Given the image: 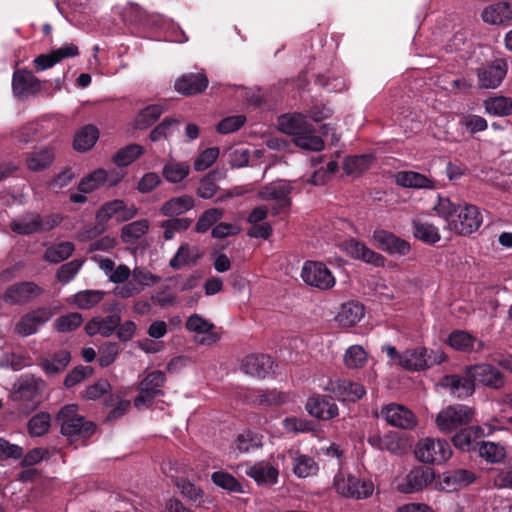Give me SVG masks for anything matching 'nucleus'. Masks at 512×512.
Listing matches in <instances>:
<instances>
[{"instance_id": "nucleus-20", "label": "nucleus", "mask_w": 512, "mask_h": 512, "mask_svg": "<svg viewBox=\"0 0 512 512\" xmlns=\"http://www.w3.org/2000/svg\"><path fill=\"white\" fill-rule=\"evenodd\" d=\"M274 361L266 354H252L246 356L241 364V369L251 376L265 378L273 373Z\"/></svg>"}, {"instance_id": "nucleus-18", "label": "nucleus", "mask_w": 512, "mask_h": 512, "mask_svg": "<svg viewBox=\"0 0 512 512\" xmlns=\"http://www.w3.org/2000/svg\"><path fill=\"white\" fill-rule=\"evenodd\" d=\"M507 74V65L502 60H497L491 65L481 67L477 70L478 84L481 88H497Z\"/></svg>"}, {"instance_id": "nucleus-62", "label": "nucleus", "mask_w": 512, "mask_h": 512, "mask_svg": "<svg viewBox=\"0 0 512 512\" xmlns=\"http://www.w3.org/2000/svg\"><path fill=\"white\" fill-rule=\"evenodd\" d=\"M235 444L240 452L246 453L262 446V436L248 431L238 435Z\"/></svg>"}, {"instance_id": "nucleus-5", "label": "nucleus", "mask_w": 512, "mask_h": 512, "mask_svg": "<svg viewBox=\"0 0 512 512\" xmlns=\"http://www.w3.org/2000/svg\"><path fill=\"white\" fill-rule=\"evenodd\" d=\"M333 486L341 496L356 500L369 498L374 491L371 480L360 479L353 475L345 476L342 473L335 475Z\"/></svg>"}, {"instance_id": "nucleus-24", "label": "nucleus", "mask_w": 512, "mask_h": 512, "mask_svg": "<svg viewBox=\"0 0 512 512\" xmlns=\"http://www.w3.org/2000/svg\"><path fill=\"white\" fill-rule=\"evenodd\" d=\"M346 252L354 259L361 260L375 267H383L385 258L371 250L364 243L351 239L344 243Z\"/></svg>"}, {"instance_id": "nucleus-31", "label": "nucleus", "mask_w": 512, "mask_h": 512, "mask_svg": "<svg viewBox=\"0 0 512 512\" xmlns=\"http://www.w3.org/2000/svg\"><path fill=\"white\" fill-rule=\"evenodd\" d=\"M194 205L192 196L181 195L164 202L160 207V213L166 217H177L193 209Z\"/></svg>"}, {"instance_id": "nucleus-22", "label": "nucleus", "mask_w": 512, "mask_h": 512, "mask_svg": "<svg viewBox=\"0 0 512 512\" xmlns=\"http://www.w3.org/2000/svg\"><path fill=\"white\" fill-rule=\"evenodd\" d=\"M327 390L331 391L339 400L348 402H356L366 393L363 385L345 379L331 381Z\"/></svg>"}, {"instance_id": "nucleus-32", "label": "nucleus", "mask_w": 512, "mask_h": 512, "mask_svg": "<svg viewBox=\"0 0 512 512\" xmlns=\"http://www.w3.org/2000/svg\"><path fill=\"white\" fill-rule=\"evenodd\" d=\"M246 474L260 485H272L278 479V469L268 462H258L246 470Z\"/></svg>"}, {"instance_id": "nucleus-48", "label": "nucleus", "mask_w": 512, "mask_h": 512, "mask_svg": "<svg viewBox=\"0 0 512 512\" xmlns=\"http://www.w3.org/2000/svg\"><path fill=\"white\" fill-rule=\"evenodd\" d=\"M144 150L141 145L130 144L121 148L112 158L114 164L118 167H126L138 159Z\"/></svg>"}, {"instance_id": "nucleus-37", "label": "nucleus", "mask_w": 512, "mask_h": 512, "mask_svg": "<svg viewBox=\"0 0 512 512\" xmlns=\"http://www.w3.org/2000/svg\"><path fill=\"white\" fill-rule=\"evenodd\" d=\"M75 245L70 241H64L48 246L44 252L43 260L57 264L68 259L74 252Z\"/></svg>"}, {"instance_id": "nucleus-46", "label": "nucleus", "mask_w": 512, "mask_h": 512, "mask_svg": "<svg viewBox=\"0 0 512 512\" xmlns=\"http://www.w3.org/2000/svg\"><path fill=\"white\" fill-rule=\"evenodd\" d=\"M105 295L102 290H82L73 295L72 303L79 309H91L100 303Z\"/></svg>"}, {"instance_id": "nucleus-2", "label": "nucleus", "mask_w": 512, "mask_h": 512, "mask_svg": "<svg viewBox=\"0 0 512 512\" xmlns=\"http://www.w3.org/2000/svg\"><path fill=\"white\" fill-rule=\"evenodd\" d=\"M279 125L284 133L294 137V142L298 147L311 151H321L324 148L321 137L314 134L313 128L300 114L281 117Z\"/></svg>"}, {"instance_id": "nucleus-15", "label": "nucleus", "mask_w": 512, "mask_h": 512, "mask_svg": "<svg viewBox=\"0 0 512 512\" xmlns=\"http://www.w3.org/2000/svg\"><path fill=\"white\" fill-rule=\"evenodd\" d=\"M434 471L430 467L418 466L413 468L397 485L401 493L410 494L425 488L434 480Z\"/></svg>"}, {"instance_id": "nucleus-42", "label": "nucleus", "mask_w": 512, "mask_h": 512, "mask_svg": "<svg viewBox=\"0 0 512 512\" xmlns=\"http://www.w3.org/2000/svg\"><path fill=\"white\" fill-rule=\"evenodd\" d=\"M199 257L197 248H190L189 244L183 243L170 260L169 265L173 269H180L186 265L196 263Z\"/></svg>"}, {"instance_id": "nucleus-21", "label": "nucleus", "mask_w": 512, "mask_h": 512, "mask_svg": "<svg viewBox=\"0 0 512 512\" xmlns=\"http://www.w3.org/2000/svg\"><path fill=\"white\" fill-rule=\"evenodd\" d=\"M441 386L448 389L451 395L457 398H466L475 391V384L472 377L467 375H445L440 382Z\"/></svg>"}, {"instance_id": "nucleus-29", "label": "nucleus", "mask_w": 512, "mask_h": 512, "mask_svg": "<svg viewBox=\"0 0 512 512\" xmlns=\"http://www.w3.org/2000/svg\"><path fill=\"white\" fill-rule=\"evenodd\" d=\"M120 322L121 318L117 314L105 318H93L85 325V331L89 336L100 334L108 337L116 330Z\"/></svg>"}, {"instance_id": "nucleus-3", "label": "nucleus", "mask_w": 512, "mask_h": 512, "mask_svg": "<svg viewBox=\"0 0 512 512\" xmlns=\"http://www.w3.org/2000/svg\"><path fill=\"white\" fill-rule=\"evenodd\" d=\"M62 221L58 214L41 216L37 212H26L10 222V229L18 235L46 233L57 227Z\"/></svg>"}, {"instance_id": "nucleus-43", "label": "nucleus", "mask_w": 512, "mask_h": 512, "mask_svg": "<svg viewBox=\"0 0 512 512\" xmlns=\"http://www.w3.org/2000/svg\"><path fill=\"white\" fill-rule=\"evenodd\" d=\"M45 124H49L48 122H31L24 125L16 135V138L22 143H29L36 139L45 138L48 134V131H45L48 127Z\"/></svg>"}, {"instance_id": "nucleus-28", "label": "nucleus", "mask_w": 512, "mask_h": 512, "mask_svg": "<svg viewBox=\"0 0 512 512\" xmlns=\"http://www.w3.org/2000/svg\"><path fill=\"white\" fill-rule=\"evenodd\" d=\"M484 22L499 25L512 20V3L498 2L486 7L481 14Z\"/></svg>"}, {"instance_id": "nucleus-41", "label": "nucleus", "mask_w": 512, "mask_h": 512, "mask_svg": "<svg viewBox=\"0 0 512 512\" xmlns=\"http://www.w3.org/2000/svg\"><path fill=\"white\" fill-rule=\"evenodd\" d=\"M190 172V166L186 162L169 161L163 166L162 175L169 183H179L184 180Z\"/></svg>"}, {"instance_id": "nucleus-47", "label": "nucleus", "mask_w": 512, "mask_h": 512, "mask_svg": "<svg viewBox=\"0 0 512 512\" xmlns=\"http://www.w3.org/2000/svg\"><path fill=\"white\" fill-rule=\"evenodd\" d=\"M51 416L47 412H39L27 422L28 434L31 437L44 436L50 429Z\"/></svg>"}, {"instance_id": "nucleus-36", "label": "nucleus", "mask_w": 512, "mask_h": 512, "mask_svg": "<svg viewBox=\"0 0 512 512\" xmlns=\"http://www.w3.org/2000/svg\"><path fill=\"white\" fill-rule=\"evenodd\" d=\"M398 185L407 188H433V181L425 175L414 171H400L395 175Z\"/></svg>"}, {"instance_id": "nucleus-54", "label": "nucleus", "mask_w": 512, "mask_h": 512, "mask_svg": "<svg viewBox=\"0 0 512 512\" xmlns=\"http://www.w3.org/2000/svg\"><path fill=\"white\" fill-rule=\"evenodd\" d=\"M224 215V210L221 208H210L205 210L199 217L195 231L197 233L207 232L214 224H216Z\"/></svg>"}, {"instance_id": "nucleus-7", "label": "nucleus", "mask_w": 512, "mask_h": 512, "mask_svg": "<svg viewBox=\"0 0 512 512\" xmlns=\"http://www.w3.org/2000/svg\"><path fill=\"white\" fill-rule=\"evenodd\" d=\"M166 382L165 373L160 370H154L148 373L138 386V396L134 399L136 408H147L153 400L163 395L162 387Z\"/></svg>"}, {"instance_id": "nucleus-26", "label": "nucleus", "mask_w": 512, "mask_h": 512, "mask_svg": "<svg viewBox=\"0 0 512 512\" xmlns=\"http://www.w3.org/2000/svg\"><path fill=\"white\" fill-rule=\"evenodd\" d=\"M71 361V353L66 349H60L54 353L42 356L39 366L47 376H55L62 373Z\"/></svg>"}, {"instance_id": "nucleus-8", "label": "nucleus", "mask_w": 512, "mask_h": 512, "mask_svg": "<svg viewBox=\"0 0 512 512\" xmlns=\"http://www.w3.org/2000/svg\"><path fill=\"white\" fill-rule=\"evenodd\" d=\"M415 454L423 463L439 465L450 458L452 451L446 440L426 438L418 442Z\"/></svg>"}, {"instance_id": "nucleus-40", "label": "nucleus", "mask_w": 512, "mask_h": 512, "mask_svg": "<svg viewBox=\"0 0 512 512\" xmlns=\"http://www.w3.org/2000/svg\"><path fill=\"white\" fill-rule=\"evenodd\" d=\"M415 238L427 244H434L440 240L439 229L428 222L416 219L412 223Z\"/></svg>"}, {"instance_id": "nucleus-16", "label": "nucleus", "mask_w": 512, "mask_h": 512, "mask_svg": "<svg viewBox=\"0 0 512 512\" xmlns=\"http://www.w3.org/2000/svg\"><path fill=\"white\" fill-rule=\"evenodd\" d=\"M42 83L31 71L18 69L12 76V90L17 98H26L41 90Z\"/></svg>"}, {"instance_id": "nucleus-55", "label": "nucleus", "mask_w": 512, "mask_h": 512, "mask_svg": "<svg viewBox=\"0 0 512 512\" xmlns=\"http://www.w3.org/2000/svg\"><path fill=\"white\" fill-rule=\"evenodd\" d=\"M82 323V315L78 312H71L58 317L54 321L53 327L57 332L67 333L76 330Z\"/></svg>"}, {"instance_id": "nucleus-4", "label": "nucleus", "mask_w": 512, "mask_h": 512, "mask_svg": "<svg viewBox=\"0 0 512 512\" xmlns=\"http://www.w3.org/2000/svg\"><path fill=\"white\" fill-rule=\"evenodd\" d=\"M56 421L64 436L88 438L95 432L94 423L79 415L78 406L75 404L62 407L56 415Z\"/></svg>"}, {"instance_id": "nucleus-23", "label": "nucleus", "mask_w": 512, "mask_h": 512, "mask_svg": "<svg viewBox=\"0 0 512 512\" xmlns=\"http://www.w3.org/2000/svg\"><path fill=\"white\" fill-rule=\"evenodd\" d=\"M373 240L378 248L388 252L391 255H406L410 251V244L394 234L385 230H376L373 233Z\"/></svg>"}, {"instance_id": "nucleus-61", "label": "nucleus", "mask_w": 512, "mask_h": 512, "mask_svg": "<svg viewBox=\"0 0 512 512\" xmlns=\"http://www.w3.org/2000/svg\"><path fill=\"white\" fill-rule=\"evenodd\" d=\"M122 207V200H113L105 203L101 206L96 214V221L99 226H101L99 232L104 230V225L109 221L113 216L116 217V213L119 211V208Z\"/></svg>"}, {"instance_id": "nucleus-52", "label": "nucleus", "mask_w": 512, "mask_h": 512, "mask_svg": "<svg viewBox=\"0 0 512 512\" xmlns=\"http://www.w3.org/2000/svg\"><path fill=\"white\" fill-rule=\"evenodd\" d=\"M149 229V222L146 219L137 220L123 226L121 238L126 243H132L141 238Z\"/></svg>"}, {"instance_id": "nucleus-59", "label": "nucleus", "mask_w": 512, "mask_h": 512, "mask_svg": "<svg viewBox=\"0 0 512 512\" xmlns=\"http://www.w3.org/2000/svg\"><path fill=\"white\" fill-rule=\"evenodd\" d=\"M83 263L84 260L74 259L61 265L56 272L57 280L62 284H68L79 273Z\"/></svg>"}, {"instance_id": "nucleus-49", "label": "nucleus", "mask_w": 512, "mask_h": 512, "mask_svg": "<svg viewBox=\"0 0 512 512\" xmlns=\"http://www.w3.org/2000/svg\"><path fill=\"white\" fill-rule=\"evenodd\" d=\"M164 112V107L160 104L148 105L142 109L135 119L137 129H146L154 124L161 114Z\"/></svg>"}, {"instance_id": "nucleus-33", "label": "nucleus", "mask_w": 512, "mask_h": 512, "mask_svg": "<svg viewBox=\"0 0 512 512\" xmlns=\"http://www.w3.org/2000/svg\"><path fill=\"white\" fill-rule=\"evenodd\" d=\"M54 160V151L51 147H42L27 153L25 162L29 170L38 172L48 168Z\"/></svg>"}, {"instance_id": "nucleus-57", "label": "nucleus", "mask_w": 512, "mask_h": 512, "mask_svg": "<svg viewBox=\"0 0 512 512\" xmlns=\"http://www.w3.org/2000/svg\"><path fill=\"white\" fill-rule=\"evenodd\" d=\"M106 180V171L104 169H97L80 181L78 189L82 193H91L98 189Z\"/></svg>"}, {"instance_id": "nucleus-10", "label": "nucleus", "mask_w": 512, "mask_h": 512, "mask_svg": "<svg viewBox=\"0 0 512 512\" xmlns=\"http://www.w3.org/2000/svg\"><path fill=\"white\" fill-rule=\"evenodd\" d=\"M301 277L307 285L319 290L331 289L336 283L330 269L317 261H306L301 270Z\"/></svg>"}, {"instance_id": "nucleus-56", "label": "nucleus", "mask_w": 512, "mask_h": 512, "mask_svg": "<svg viewBox=\"0 0 512 512\" xmlns=\"http://www.w3.org/2000/svg\"><path fill=\"white\" fill-rule=\"evenodd\" d=\"M344 364L350 369L362 368L367 362V354L362 346L352 345L344 354Z\"/></svg>"}, {"instance_id": "nucleus-14", "label": "nucleus", "mask_w": 512, "mask_h": 512, "mask_svg": "<svg viewBox=\"0 0 512 512\" xmlns=\"http://www.w3.org/2000/svg\"><path fill=\"white\" fill-rule=\"evenodd\" d=\"M380 414L385 421L393 427L409 430L415 428L417 425L415 414L401 404H387L382 407Z\"/></svg>"}, {"instance_id": "nucleus-6", "label": "nucleus", "mask_w": 512, "mask_h": 512, "mask_svg": "<svg viewBox=\"0 0 512 512\" xmlns=\"http://www.w3.org/2000/svg\"><path fill=\"white\" fill-rule=\"evenodd\" d=\"M473 410L466 405H451L441 410L436 418V424L443 433H451L465 425L473 418Z\"/></svg>"}, {"instance_id": "nucleus-12", "label": "nucleus", "mask_w": 512, "mask_h": 512, "mask_svg": "<svg viewBox=\"0 0 512 512\" xmlns=\"http://www.w3.org/2000/svg\"><path fill=\"white\" fill-rule=\"evenodd\" d=\"M54 312L50 307L41 306L24 314L15 325V332L27 337L38 332L53 317Z\"/></svg>"}, {"instance_id": "nucleus-17", "label": "nucleus", "mask_w": 512, "mask_h": 512, "mask_svg": "<svg viewBox=\"0 0 512 512\" xmlns=\"http://www.w3.org/2000/svg\"><path fill=\"white\" fill-rule=\"evenodd\" d=\"M305 408L307 412L320 420H330L338 416V407L333 398L325 395H313L308 398Z\"/></svg>"}, {"instance_id": "nucleus-11", "label": "nucleus", "mask_w": 512, "mask_h": 512, "mask_svg": "<svg viewBox=\"0 0 512 512\" xmlns=\"http://www.w3.org/2000/svg\"><path fill=\"white\" fill-rule=\"evenodd\" d=\"M44 293L42 287L32 281L15 283L6 288L2 300L9 305H24Z\"/></svg>"}, {"instance_id": "nucleus-1", "label": "nucleus", "mask_w": 512, "mask_h": 512, "mask_svg": "<svg viewBox=\"0 0 512 512\" xmlns=\"http://www.w3.org/2000/svg\"><path fill=\"white\" fill-rule=\"evenodd\" d=\"M434 210L441 217L446 225L445 228L451 232L469 235L477 231L483 217L479 208L472 204H465L463 207L456 206L448 198L439 197L434 205Z\"/></svg>"}, {"instance_id": "nucleus-38", "label": "nucleus", "mask_w": 512, "mask_h": 512, "mask_svg": "<svg viewBox=\"0 0 512 512\" xmlns=\"http://www.w3.org/2000/svg\"><path fill=\"white\" fill-rule=\"evenodd\" d=\"M476 445L478 447L480 457L489 463H500L506 457V449L499 443L482 441Z\"/></svg>"}, {"instance_id": "nucleus-35", "label": "nucleus", "mask_w": 512, "mask_h": 512, "mask_svg": "<svg viewBox=\"0 0 512 512\" xmlns=\"http://www.w3.org/2000/svg\"><path fill=\"white\" fill-rule=\"evenodd\" d=\"M400 366L409 371H421L427 369L424 359V347L407 349L401 353Z\"/></svg>"}, {"instance_id": "nucleus-9", "label": "nucleus", "mask_w": 512, "mask_h": 512, "mask_svg": "<svg viewBox=\"0 0 512 512\" xmlns=\"http://www.w3.org/2000/svg\"><path fill=\"white\" fill-rule=\"evenodd\" d=\"M292 190V182L279 180L265 185L258 195L263 200L275 201L271 211L273 215H278L290 207Z\"/></svg>"}, {"instance_id": "nucleus-30", "label": "nucleus", "mask_w": 512, "mask_h": 512, "mask_svg": "<svg viewBox=\"0 0 512 512\" xmlns=\"http://www.w3.org/2000/svg\"><path fill=\"white\" fill-rule=\"evenodd\" d=\"M208 86V79L201 73L183 75L175 83V89L184 95L200 93Z\"/></svg>"}, {"instance_id": "nucleus-13", "label": "nucleus", "mask_w": 512, "mask_h": 512, "mask_svg": "<svg viewBox=\"0 0 512 512\" xmlns=\"http://www.w3.org/2000/svg\"><path fill=\"white\" fill-rule=\"evenodd\" d=\"M466 373L472 377L474 384L478 382L495 390L505 385V378L501 371L487 363L470 365L466 367Z\"/></svg>"}, {"instance_id": "nucleus-25", "label": "nucleus", "mask_w": 512, "mask_h": 512, "mask_svg": "<svg viewBox=\"0 0 512 512\" xmlns=\"http://www.w3.org/2000/svg\"><path fill=\"white\" fill-rule=\"evenodd\" d=\"M185 327L190 332L202 334V337L198 339V343L202 345H211L220 339V336L213 331L214 324L198 314L191 315L187 319Z\"/></svg>"}, {"instance_id": "nucleus-34", "label": "nucleus", "mask_w": 512, "mask_h": 512, "mask_svg": "<svg viewBox=\"0 0 512 512\" xmlns=\"http://www.w3.org/2000/svg\"><path fill=\"white\" fill-rule=\"evenodd\" d=\"M364 306L356 301H350L342 304L336 320L344 327L356 325L364 316Z\"/></svg>"}, {"instance_id": "nucleus-51", "label": "nucleus", "mask_w": 512, "mask_h": 512, "mask_svg": "<svg viewBox=\"0 0 512 512\" xmlns=\"http://www.w3.org/2000/svg\"><path fill=\"white\" fill-rule=\"evenodd\" d=\"M193 220L191 218H179L174 217L172 219H168L163 221L160 224V227L163 229V237L165 240H172L176 233H181L186 231L192 224Z\"/></svg>"}, {"instance_id": "nucleus-60", "label": "nucleus", "mask_w": 512, "mask_h": 512, "mask_svg": "<svg viewBox=\"0 0 512 512\" xmlns=\"http://www.w3.org/2000/svg\"><path fill=\"white\" fill-rule=\"evenodd\" d=\"M212 482L225 490L230 492H242V485L231 474L224 471H216L211 475Z\"/></svg>"}, {"instance_id": "nucleus-58", "label": "nucleus", "mask_w": 512, "mask_h": 512, "mask_svg": "<svg viewBox=\"0 0 512 512\" xmlns=\"http://www.w3.org/2000/svg\"><path fill=\"white\" fill-rule=\"evenodd\" d=\"M45 387V382L33 375L24 376L19 382V393L22 397H33L40 393Z\"/></svg>"}, {"instance_id": "nucleus-19", "label": "nucleus", "mask_w": 512, "mask_h": 512, "mask_svg": "<svg viewBox=\"0 0 512 512\" xmlns=\"http://www.w3.org/2000/svg\"><path fill=\"white\" fill-rule=\"evenodd\" d=\"M448 345L463 353H478L485 349V343L464 330H454L450 333Z\"/></svg>"}, {"instance_id": "nucleus-27", "label": "nucleus", "mask_w": 512, "mask_h": 512, "mask_svg": "<svg viewBox=\"0 0 512 512\" xmlns=\"http://www.w3.org/2000/svg\"><path fill=\"white\" fill-rule=\"evenodd\" d=\"M287 456L291 460L294 474L299 478L310 477L318 472V464L313 457L302 454L299 450L295 449H290L287 452Z\"/></svg>"}, {"instance_id": "nucleus-45", "label": "nucleus", "mask_w": 512, "mask_h": 512, "mask_svg": "<svg viewBox=\"0 0 512 512\" xmlns=\"http://www.w3.org/2000/svg\"><path fill=\"white\" fill-rule=\"evenodd\" d=\"M485 112L490 115L505 117L512 114V100L499 96L484 101Z\"/></svg>"}, {"instance_id": "nucleus-39", "label": "nucleus", "mask_w": 512, "mask_h": 512, "mask_svg": "<svg viewBox=\"0 0 512 512\" xmlns=\"http://www.w3.org/2000/svg\"><path fill=\"white\" fill-rule=\"evenodd\" d=\"M98 137L99 133L96 127L92 125L84 126L74 137V149L80 152L88 151L95 145Z\"/></svg>"}, {"instance_id": "nucleus-63", "label": "nucleus", "mask_w": 512, "mask_h": 512, "mask_svg": "<svg viewBox=\"0 0 512 512\" xmlns=\"http://www.w3.org/2000/svg\"><path fill=\"white\" fill-rule=\"evenodd\" d=\"M459 125L465 128L470 134L484 131L488 127L486 119L475 114L463 115L459 120Z\"/></svg>"}, {"instance_id": "nucleus-50", "label": "nucleus", "mask_w": 512, "mask_h": 512, "mask_svg": "<svg viewBox=\"0 0 512 512\" xmlns=\"http://www.w3.org/2000/svg\"><path fill=\"white\" fill-rule=\"evenodd\" d=\"M479 431L480 427L469 426L461 428L460 431L453 436L452 442L457 449L470 451L474 448V440L478 436Z\"/></svg>"}, {"instance_id": "nucleus-44", "label": "nucleus", "mask_w": 512, "mask_h": 512, "mask_svg": "<svg viewBox=\"0 0 512 512\" xmlns=\"http://www.w3.org/2000/svg\"><path fill=\"white\" fill-rule=\"evenodd\" d=\"M373 160L369 154L349 156L343 162V170L347 175H359L369 169Z\"/></svg>"}, {"instance_id": "nucleus-53", "label": "nucleus", "mask_w": 512, "mask_h": 512, "mask_svg": "<svg viewBox=\"0 0 512 512\" xmlns=\"http://www.w3.org/2000/svg\"><path fill=\"white\" fill-rule=\"evenodd\" d=\"M179 123L180 121L178 119L165 118L151 131L149 136L150 140L156 142L162 139H168L178 130Z\"/></svg>"}, {"instance_id": "nucleus-64", "label": "nucleus", "mask_w": 512, "mask_h": 512, "mask_svg": "<svg viewBox=\"0 0 512 512\" xmlns=\"http://www.w3.org/2000/svg\"><path fill=\"white\" fill-rule=\"evenodd\" d=\"M283 427L288 432L306 433L314 430V423L307 419L287 417L283 420Z\"/></svg>"}]
</instances>
